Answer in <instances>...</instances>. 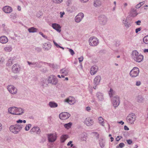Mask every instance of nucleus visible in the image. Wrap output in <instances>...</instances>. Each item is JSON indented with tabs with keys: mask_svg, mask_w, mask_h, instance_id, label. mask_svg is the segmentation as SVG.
<instances>
[{
	"mask_svg": "<svg viewBox=\"0 0 148 148\" xmlns=\"http://www.w3.org/2000/svg\"><path fill=\"white\" fill-rule=\"evenodd\" d=\"M4 61V59L3 58L0 57V64L2 63Z\"/></svg>",
	"mask_w": 148,
	"mask_h": 148,
	"instance_id": "4d7b16f0",
	"label": "nucleus"
},
{
	"mask_svg": "<svg viewBox=\"0 0 148 148\" xmlns=\"http://www.w3.org/2000/svg\"><path fill=\"white\" fill-rule=\"evenodd\" d=\"M132 57L135 61L138 62H141L143 58V56L142 55H139L138 52L136 50L133 51Z\"/></svg>",
	"mask_w": 148,
	"mask_h": 148,
	"instance_id": "f03ea898",
	"label": "nucleus"
},
{
	"mask_svg": "<svg viewBox=\"0 0 148 148\" xmlns=\"http://www.w3.org/2000/svg\"><path fill=\"white\" fill-rule=\"evenodd\" d=\"M12 61L13 59L11 58H10L6 63L7 66H10L12 64Z\"/></svg>",
	"mask_w": 148,
	"mask_h": 148,
	"instance_id": "79ce46f5",
	"label": "nucleus"
},
{
	"mask_svg": "<svg viewBox=\"0 0 148 148\" xmlns=\"http://www.w3.org/2000/svg\"><path fill=\"white\" fill-rule=\"evenodd\" d=\"M98 20L100 24L104 25L106 23L108 19L106 16L101 15L99 17Z\"/></svg>",
	"mask_w": 148,
	"mask_h": 148,
	"instance_id": "9d476101",
	"label": "nucleus"
},
{
	"mask_svg": "<svg viewBox=\"0 0 148 148\" xmlns=\"http://www.w3.org/2000/svg\"><path fill=\"white\" fill-rule=\"evenodd\" d=\"M125 146V144L123 143H122L119 144L118 146L116 147V148H122L124 147Z\"/></svg>",
	"mask_w": 148,
	"mask_h": 148,
	"instance_id": "8fccbe9b",
	"label": "nucleus"
},
{
	"mask_svg": "<svg viewBox=\"0 0 148 148\" xmlns=\"http://www.w3.org/2000/svg\"><path fill=\"white\" fill-rule=\"evenodd\" d=\"M84 17V14L82 12L79 13L75 17V21L77 23L80 22Z\"/></svg>",
	"mask_w": 148,
	"mask_h": 148,
	"instance_id": "4468645a",
	"label": "nucleus"
},
{
	"mask_svg": "<svg viewBox=\"0 0 148 148\" xmlns=\"http://www.w3.org/2000/svg\"><path fill=\"white\" fill-rule=\"evenodd\" d=\"M98 119L99 121V124L103 126H104L105 123L103 118L100 116L99 117Z\"/></svg>",
	"mask_w": 148,
	"mask_h": 148,
	"instance_id": "c9c22d12",
	"label": "nucleus"
},
{
	"mask_svg": "<svg viewBox=\"0 0 148 148\" xmlns=\"http://www.w3.org/2000/svg\"><path fill=\"white\" fill-rule=\"evenodd\" d=\"M143 41L145 44H148V36H146L143 38Z\"/></svg>",
	"mask_w": 148,
	"mask_h": 148,
	"instance_id": "49530a36",
	"label": "nucleus"
},
{
	"mask_svg": "<svg viewBox=\"0 0 148 148\" xmlns=\"http://www.w3.org/2000/svg\"><path fill=\"white\" fill-rule=\"evenodd\" d=\"M42 15V13L41 12H39L36 14V16L38 17H39Z\"/></svg>",
	"mask_w": 148,
	"mask_h": 148,
	"instance_id": "6e6d98bb",
	"label": "nucleus"
},
{
	"mask_svg": "<svg viewBox=\"0 0 148 148\" xmlns=\"http://www.w3.org/2000/svg\"><path fill=\"white\" fill-rule=\"evenodd\" d=\"M52 27L57 31L60 32V25L56 23H53L52 24Z\"/></svg>",
	"mask_w": 148,
	"mask_h": 148,
	"instance_id": "c85d7f7f",
	"label": "nucleus"
},
{
	"mask_svg": "<svg viewBox=\"0 0 148 148\" xmlns=\"http://www.w3.org/2000/svg\"><path fill=\"white\" fill-rule=\"evenodd\" d=\"M85 110L89 112L91 110V108L89 106H87L85 108Z\"/></svg>",
	"mask_w": 148,
	"mask_h": 148,
	"instance_id": "864d4df0",
	"label": "nucleus"
},
{
	"mask_svg": "<svg viewBox=\"0 0 148 148\" xmlns=\"http://www.w3.org/2000/svg\"><path fill=\"white\" fill-rule=\"evenodd\" d=\"M48 140L49 142H53L56 140L57 134L56 133L48 134L47 135Z\"/></svg>",
	"mask_w": 148,
	"mask_h": 148,
	"instance_id": "6e6552de",
	"label": "nucleus"
},
{
	"mask_svg": "<svg viewBox=\"0 0 148 148\" xmlns=\"http://www.w3.org/2000/svg\"><path fill=\"white\" fill-rule=\"evenodd\" d=\"M32 125L31 124H28L26 125L25 127V131H28L30 128L31 127Z\"/></svg>",
	"mask_w": 148,
	"mask_h": 148,
	"instance_id": "a18cd8bd",
	"label": "nucleus"
},
{
	"mask_svg": "<svg viewBox=\"0 0 148 148\" xmlns=\"http://www.w3.org/2000/svg\"><path fill=\"white\" fill-rule=\"evenodd\" d=\"M108 94L110 98L113 97H114L115 94V92L112 88H110V90L108 91Z\"/></svg>",
	"mask_w": 148,
	"mask_h": 148,
	"instance_id": "7c9ffc66",
	"label": "nucleus"
},
{
	"mask_svg": "<svg viewBox=\"0 0 148 148\" xmlns=\"http://www.w3.org/2000/svg\"><path fill=\"white\" fill-rule=\"evenodd\" d=\"M98 68L96 66H93L90 69V73L92 75H95L97 72Z\"/></svg>",
	"mask_w": 148,
	"mask_h": 148,
	"instance_id": "412c9836",
	"label": "nucleus"
},
{
	"mask_svg": "<svg viewBox=\"0 0 148 148\" xmlns=\"http://www.w3.org/2000/svg\"><path fill=\"white\" fill-rule=\"evenodd\" d=\"M140 81H137L136 83V85L137 86H139L140 84Z\"/></svg>",
	"mask_w": 148,
	"mask_h": 148,
	"instance_id": "e2e57ef3",
	"label": "nucleus"
},
{
	"mask_svg": "<svg viewBox=\"0 0 148 148\" xmlns=\"http://www.w3.org/2000/svg\"><path fill=\"white\" fill-rule=\"evenodd\" d=\"M24 112V110L21 108L16 107L15 115H21L23 114Z\"/></svg>",
	"mask_w": 148,
	"mask_h": 148,
	"instance_id": "5701e85b",
	"label": "nucleus"
},
{
	"mask_svg": "<svg viewBox=\"0 0 148 148\" xmlns=\"http://www.w3.org/2000/svg\"><path fill=\"white\" fill-rule=\"evenodd\" d=\"M53 42L54 45L56 47H57L61 48L63 50L64 49V47L60 46L54 40L53 41Z\"/></svg>",
	"mask_w": 148,
	"mask_h": 148,
	"instance_id": "de8ad7c7",
	"label": "nucleus"
},
{
	"mask_svg": "<svg viewBox=\"0 0 148 148\" xmlns=\"http://www.w3.org/2000/svg\"><path fill=\"white\" fill-rule=\"evenodd\" d=\"M60 72L61 74L65 75V76H67L69 72V70L67 69L64 68L61 69Z\"/></svg>",
	"mask_w": 148,
	"mask_h": 148,
	"instance_id": "c756f323",
	"label": "nucleus"
},
{
	"mask_svg": "<svg viewBox=\"0 0 148 148\" xmlns=\"http://www.w3.org/2000/svg\"><path fill=\"white\" fill-rule=\"evenodd\" d=\"M7 89L9 92L12 94H15L17 92V89L12 85L8 86L7 87Z\"/></svg>",
	"mask_w": 148,
	"mask_h": 148,
	"instance_id": "ddd939ff",
	"label": "nucleus"
},
{
	"mask_svg": "<svg viewBox=\"0 0 148 148\" xmlns=\"http://www.w3.org/2000/svg\"><path fill=\"white\" fill-rule=\"evenodd\" d=\"M27 62L30 66L32 67L35 68H40L43 63L41 61L38 62H30L27 61Z\"/></svg>",
	"mask_w": 148,
	"mask_h": 148,
	"instance_id": "423d86ee",
	"label": "nucleus"
},
{
	"mask_svg": "<svg viewBox=\"0 0 148 148\" xmlns=\"http://www.w3.org/2000/svg\"><path fill=\"white\" fill-rule=\"evenodd\" d=\"M101 2L99 0H95L94 5L96 7L99 6L101 5Z\"/></svg>",
	"mask_w": 148,
	"mask_h": 148,
	"instance_id": "4c0bfd02",
	"label": "nucleus"
},
{
	"mask_svg": "<svg viewBox=\"0 0 148 148\" xmlns=\"http://www.w3.org/2000/svg\"><path fill=\"white\" fill-rule=\"evenodd\" d=\"M67 49H69V51L71 55L73 56L75 54V52L73 50L71 49L68 48H67Z\"/></svg>",
	"mask_w": 148,
	"mask_h": 148,
	"instance_id": "603ef678",
	"label": "nucleus"
},
{
	"mask_svg": "<svg viewBox=\"0 0 148 148\" xmlns=\"http://www.w3.org/2000/svg\"><path fill=\"white\" fill-rule=\"evenodd\" d=\"M78 60L79 62H81L83 60V58L82 56H81V57L78 58Z\"/></svg>",
	"mask_w": 148,
	"mask_h": 148,
	"instance_id": "bf43d9fd",
	"label": "nucleus"
},
{
	"mask_svg": "<svg viewBox=\"0 0 148 148\" xmlns=\"http://www.w3.org/2000/svg\"><path fill=\"white\" fill-rule=\"evenodd\" d=\"M101 77L99 75L97 76L94 79V83L95 85L97 86L99 84L101 80Z\"/></svg>",
	"mask_w": 148,
	"mask_h": 148,
	"instance_id": "a878e982",
	"label": "nucleus"
},
{
	"mask_svg": "<svg viewBox=\"0 0 148 148\" xmlns=\"http://www.w3.org/2000/svg\"><path fill=\"white\" fill-rule=\"evenodd\" d=\"M60 17L62 18L63 17V15L65 14V13L64 12H60Z\"/></svg>",
	"mask_w": 148,
	"mask_h": 148,
	"instance_id": "13d9d810",
	"label": "nucleus"
},
{
	"mask_svg": "<svg viewBox=\"0 0 148 148\" xmlns=\"http://www.w3.org/2000/svg\"><path fill=\"white\" fill-rule=\"evenodd\" d=\"M137 101L139 103H141L143 100V98L141 96H138L136 98Z\"/></svg>",
	"mask_w": 148,
	"mask_h": 148,
	"instance_id": "a19ab883",
	"label": "nucleus"
},
{
	"mask_svg": "<svg viewBox=\"0 0 148 148\" xmlns=\"http://www.w3.org/2000/svg\"><path fill=\"white\" fill-rule=\"evenodd\" d=\"M3 10L5 13H10L12 11V8L9 6H5L2 8Z\"/></svg>",
	"mask_w": 148,
	"mask_h": 148,
	"instance_id": "f3484780",
	"label": "nucleus"
},
{
	"mask_svg": "<svg viewBox=\"0 0 148 148\" xmlns=\"http://www.w3.org/2000/svg\"><path fill=\"white\" fill-rule=\"evenodd\" d=\"M16 108V107H10L8 109V112L11 114L15 115Z\"/></svg>",
	"mask_w": 148,
	"mask_h": 148,
	"instance_id": "bb28decb",
	"label": "nucleus"
},
{
	"mask_svg": "<svg viewBox=\"0 0 148 148\" xmlns=\"http://www.w3.org/2000/svg\"><path fill=\"white\" fill-rule=\"evenodd\" d=\"M38 29L34 27H32L28 29V31L30 33H34L37 32Z\"/></svg>",
	"mask_w": 148,
	"mask_h": 148,
	"instance_id": "e433bc0d",
	"label": "nucleus"
},
{
	"mask_svg": "<svg viewBox=\"0 0 148 148\" xmlns=\"http://www.w3.org/2000/svg\"><path fill=\"white\" fill-rule=\"evenodd\" d=\"M48 81V83H50L54 85H56L58 82L57 79L53 75H51L49 77Z\"/></svg>",
	"mask_w": 148,
	"mask_h": 148,
	"instance_id": "1a4fd4ad",
	"label": "nucleus"
},
{
	"mask_svg": "<svg viewBox=\"0 0 148 148\" xmlns=\"http://www.w3.org/2000/svg\"><path fill=\"white\" fill-rule=\"evenodd\" d=\"M22 126V125L21 124H16L11 125L10 127V130L14 134H17L21 130Z\"/></svg>",
	"mask_w": 148,
	"mask_h": 148,
	"instance_id": "f257e3e1",
	"label": "nucleus"
},
{
	"mask_svg": "<svg viewBox=\"0 0 148 148\" xmlns=\"http://www.w3.org/2000/svg\"><path fill=\"white\" fill-rule=\"evenodd\" d=\"M89 45L91 46H95L99 43L98 39L95 37H92L89 40Z\"/></svg>",
	"mask_w": 148,
	"mask_h": 148,
	"instance_id": "20e7f679",
	"label": "nucleus"
},
{
	"mask_svg": "<svg viewBox=\"0 0 148 148\" xmlns=\"http://www.w3.org/2000/svg\"><path fill=\"white\" fill-rule=\"evenodd\" d=\"M128 20L127 19L123 18L122 21V23L127 28H128L131 26V24L129 22Z\"/></svg>",
	"mask_w": 148,
	"mask_h": 148,
	"instance_id": "dca6fc26",
	"label": "nucleus"
},
{
	"mask_svg": "<svg viewBox=\"0 0 148 148\" xmlns=\"http://www.w3.org/2000/svg\"><path fill=\"white\" fill-rule=\"evenodd\" d=\"M73 143V141H70L67 144V146H70V145L72 144Z\"/></svg>",
	"mask_w": 148,
	"mask_h": 148,
	"instance_id": "338daca9",
	"label": "nucleus"
},
{
	"mask_svg": "<svg viewBox=\"0 0 148 148\" xmlns=\"http://www.w3.org/2000/svg\"><path fill=\"white\" fill-rule=\"evenodd\" d=\"M66 101L70 105H73L75 103V100L73 97H70L66 99Z\"/></svg>",
	"mask_w": 148,
	"mask_h": 148,
	"instance_id": "a211bd4d",
	"label": "nucleus"
},
{
	"mask_svg": "<svg viewBox=\"0 0 148 148\" xmlns=\"http://www.w3.org/2000/svg\"><path fill=\"white\" fill-rule=\"evenodd\" d=\"M136 118V116L134 113H132L128 115L126 118V120L128 122L131 124H134Z\"/></svg>",
	"mask_w": 148,
	"mask_h": 148,
	"instance_id": "0eeeda50",
	"label": "nucleus"
},
{
	"mask_svg": "<svg viewBox=\"0 0 148 148\" xmlns=\"http://www.w3.org/2000/svg\"><path fill=\"white\" fill-rule=\"evenodd\" d=\"M8 41V38L5 36H2L0 37V42L2 44H5Z\"/></svg>",
	"mask_w": 148,
	"mask_h": 148,
	"instance_id": "393cba45",
	"label": "nucleus"
},
{
	"mask_svg": "<svg viewBox=\"0 0 148 148\" xmlns=\"http://www.w3.org/2000/svg\"><path fill=\"white\" fill-rule=\"evenodd\" d=\"M40 84L43 86H46L47 85L46 80L44 78L42 79V80L41 81Z\"/></svg>",
	"mask_w": 148,
	"mask_h": 148,
	"instance_id": "58836bf2",
	"label": "nucleus"
},
{
	"mask_svg": "<svg viewBox=\"0 0 148 148\" xmlns=\"http://www.w3.org/2000/svg\"><path fill=\"white\" fill-rule=\"evenodd\" d=\"M99 143L100 146L101 148L104 147L105 143L104 140L102 138L100 139L99 140Z\"/></svg>",
	"mask_w": 148,
	"mask_h": 148,
	"instance_id": "f704fd0d",
	"label": "nucleus"
},
{
	"mask_svg": "<svg viewBox=\"0 0 148 148\" xmlns=\"http://www.w3.org/2000/svg\"><path fill=\"white\" fill-rule=\"evenodd\" d=\"M96 97L98 101H103L104 100V97L103 94L100 92H98L97 93Z\"/></svg>",
	"mask_w": 148,
	"mask_h": 148,
	"instance_id": "6ab92c4d",
	"label": "nucleus"
},
{
	"mask_svg": "<svg viewBox=\"0 0 148 148\" xmlns=\"http://www.w3.org/2000/svg\"><path fill=\"white\" fill-rule=\"evenodd\" d=\"M139 73V69L137 67H134L130 71L129 74L131 77H135L138 75Z\"/></svg>",
	"mask_w": 148,
	"mask_h": 148,
	"instance_id": "39448f33",
	"label": "nucleus"
},
{
	"mask_svg": "<svg viewBox=\"0 0 148 148\" xmlns=\"http://www.w3.org/2000/svg\"><path fill=\"white\" fill-rule=\"evenodd\" d=\"M135 23L137 25H140V23H141V21H140L138 20V21H136Z\"/></svg>",
	"mask_w": 148,
	"mask_h": 148,
	"instance_id": "0e129e2a",
	"label": "nucleus"
},
{
	"mask_svg": "<svg viewBox=\"0 0 148 148\" xmlns=\"http://www.w3.org/2000/svg\"><path fill=\"white\" fill-rule=\"evenodd\" d=\"M71 116V114L67 112H62L59 115V118L62 120L68 119Z\"/></svg>",
	"mask_w": 148,
	"mask_h": 148,
	"instance_id": "9b49d317",
	"label": "nucleus"
},
{
	"mask_svg": "<svg viewBox=\"0 0 148 148\" xmlns=\"http://www.w3.org/2000/svg\"><path fill=\"white\" fill-rule=\"evenodd\" d=\"M68 135L67 134H63L60 137V141L61 143H64L65 140L68 138Z\"/></svg>",
	"mask_w": 148,
	"mask_h": 148,
	"instance_id": "cd10ccee",
	"label": "nucleus"
},
{
	"mask_svg": "<svg viewBox=\"0 0 148 148\" xmlns=\"http://www.w3.org/2000/svg\"><path fill=\"white\" fill-rule=\"evenodd\" d=\"M16 122L17 123H23V120L20 119L17 120Z\"/></svg>",
	"mask_w": 148,
	"mask_h": 148,
	"instance_id": "680f3d73",
	"label": "nucleus"
},
{
	"mask_svg": "<svg viewBox=\"0 0 148 148\" xmlns=\"http://www.w3.org/2000/svg\"><path fill=\"white\" fill-rule=\"evenodd\" d=\"M145 3V1H143L141 2H140L139 3L137 4L136 6V8H140L141 6L143 5Z\"/></svg>",
	"mask_w": 148,
	"mask_h": 148,
	"instance_id": "37998d69",
	"label": "nucleus"
},
{
	"mask_svg": "<svg viewBox=\"0 0 148 148\" xmlns=\"http://www.w3.org/2000/svg\"><path fill=\"white\" fill-rule=\"evenodd\" d=\"M94 136L95 137L96 139H98L99 138V134L96 132H92Z\"/></svg>",
	"mask_w": 148,
	"mask_h": 148,
	"instance_id": "c03bdc74",
	"label": "nucleus"
},
{
	"mask_svg": "<svg viewBox=\"0 0 148 148\" xmlns=\"http://www.w3.org/2000/svg\"><path fill=\"white\" fill-rule=\"evenodd\" d=\"M30 132L31 133H35L36 134H39L41 132L40 128L38 126H35L33 127L30 130Z\"/></svg>",
	"mask_w": 148,
	"mask_h": 148,
	"instance_id": "f8f14e48",
	"label": "nucleus"
},
{
	"mask_svg": "<svg viewBox=\"0 0 148 148\" xmlns=\"http://www.w3.org/2000/svg\"><path fill=\"white\" fill-rule=\"evenodd\" d=\"M49 106L51 108H55L58 106V104L57 103L53 102L50 101L49 103Z\"/></svg>",
	"mask_w": 148,
	"mask_h": 148,
	"instance_id": "473e14b6",
	"label": "nucleus"
},
{
	"mask_svg": "<svg viewBox=\"0 0 148 148\" xmlns=\"http://www.w3.org/2000/svg\"><path fill=\"white\" fill-rule=\"evenodd\" d=\"M10 18L13 19H15L16 18V13H11L10 15Z\"/></svg>",
	"mask_w": 148,
	"mask_h": 148,
	"instance_id": "09e8293b",
	"label": "nucleus"
},
{
	"mask_svg": "<svg viewBox=\"0 0 148 148\" xmlns=\"http://www.w3.org/2000/svg\"><path fill=\"white\" fill-rule=\"evenodd\" d=\"M72 124V123L69 122L68 123L64 124V126L65 128L67 129H69V128L71 127Z\"/></svg>",
	"mask_w": 148,
	"mask_h": 148,
	"instance_id": "ea45409f",
	"label": "nucleus"
},
{
	"mask_svg": "<svg viewBox=\"0 0 148 148\" xmlns=\"http://www.w3.org/2000/svg\"><path fill=\"white\" fill-rule=\"evenodd\" d=\"M127 142L128 144L130 145L132 143V142L130 140H127Z\"/></svg>",
	"mask_w": 148,
	"mask_h": 148,
	"instance_id": "052dcab7",
	"label": "nucleus"
},
{
	"mask_svg": "<svg viewBox=\"0 0 148 148\" xmlns=\"http://www.w3.org/2000/svg\"><path fill=\"white\" fill-rule=\"evenodd\" d=\"M130 13L131 16L134 17L136 16L138 14L136 10L133 8H131Z\"/></svg>",
	"mask_w": 148,
	"mask_h": 148,
	"instance_id": "b1692460",
	"label": "nucleus"
},
{
	"mask_svg": "<svg viewBox=\"0 0 148 148\" xmlns=\"http://www.w3.org/2000/svg\"><path fill=\"white\" fill-rule=\"evenodd\" d=\"M55 3H61L62 1L63 0H52Z\"/></svg>",
	"mask_w": 148,
	"mask_h": 148,
	"instance_id": "3c124183",
	"label": "nucleus"
},
{
	"mask_svg": "<svg viewBox=\"0 0 148 148\" xmlns=\"http://www.w3.org/2000/svg\"><path fill=\"white\" fill-rule=\"evenodd\" d=\"M113 106L116 108L119 105L120 103L119 97L117 95H115L110 98Z\"/></svg>",
	"mask_w": 148,
	"mask_h": 148,
	"instance_id": "7ed1b4c3",
	"label": "nucleus"
},
{
	"mask_svg": "<svg viewBox=\"0 0 148 148\" xmlns=\"http://www.w3.org/2000/svg\"><path fill=\"white\" fill-rule=\"evenodd\" d=\"M84 123L87 126H91L93 125L94 121L90 117H88L85 119Z\"/></svg>",
	"mask_w": 148,
	"mask_h": 148,
	"instance_id": "2eb2a0df",
	"label": "nucleus"
},
{
	"mask_svg": "<svg viewBox=\"0 0 148 148\" xmlns=\"http://www.w3.org/2000/svg\"><path fill=\"white\" fill-rule=\"evenodd\" d=\"M51 47V45L50 43H45L43 45V48L46 50H49Z\"/></svg>",
	"mask_w": 148,
	"mask_h": 148,
	"instance_id": "2f4dec72",
	"label": "nucleus"
},
{
	"mask_svg": "<svg viewBox=\"0 0 148 148\" xmlns=\"http://www.w3.org/2000/svg\"><path fill=\"white\" fill-rule=\"evenodd\" d=\"M4 50L5 51L10 52L12 50V47L11 45L7 46L4 47Z\"/></svg>",
	"mask_w": 148,
	"mask_h": 148,
	"instance_id": "72a5a7b5",
	"label": "nucleus"
},
{
	"mask_svg": "<svg viewBox=\"0 0 148 148\" xmlns=\"http://www.w3.org/2000/svg\"><path fill=\"white\" fill-rule=\"evenodd\" d=\"M141 27L136 28L135 30L136 33H137L141 31Z\"/></svg>",
	"mask_w": 148,
	"mask_h": 148,
	"instance_id": "5fc2aeb1",
	"label": "nucleus"
},
{
	"mask_svg": "<svg viewBox=\"0 0 148 148\" xmlns=\"http://www.w3.org/2000/svg\"><path fill=\"white\" fill-rule=\"evenodd\" d=\"M79 138L82 141H85L87 139V134L85 132L79 135Z\"/></svg>",
	"mask_w": 148,
	"mask_h": 148,
	"instance_id": "4be33fe9",
	"label": "nucleus"
},
{
	"mask_svg": "<svg viewBox=\"0 0 148 148\" xmlns=\"http://www.w3.org/2000/svg\"><path fill=\"white\" fill-rule=\"evenodd\" d=\"M124 129L125 130H129V128L126 125L124 126Z\"/></svg>",
	"mask_w": 148,
	"mask_h": 148,
	"instance_id": "69168bd1",
	"label": "nucleus"
},
{
	"mask_svg": "<svg viewBox=\"0 0 148 148\" xmlns=\"http://www.w3.org/2000/svg\"><path fill=\"white\" fill-rule=\"evenodd\" d=\"M12 69L14 73H17L20 70L19 66L17 64H15L12 67Z\"/></svg>",
	"mask_w": 148,
	"mask_h": 148,
	"instance_id": "aec40b11",
	"label": "nucleus"
},
{
	"mask_svg": "<svg viewBox=\"0 0 148 148\" xmlns=\"http://www.w3.org/2000/svg\"><path fill=\"white\" fill-rule=\"evenodd\" d=\"M88 0H80V1L82 3H85L87 2Z\"/></svg>",
	"mask_w": 148,
	"mask_h": 148,
	"instance_id": "774afa93",
	"label": "nucleus"
}]
</instances>
